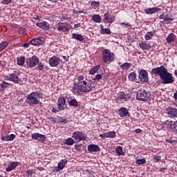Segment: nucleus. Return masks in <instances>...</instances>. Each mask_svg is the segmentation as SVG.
I'll list each match as a JSON object with an SVG mask.
<instances>
[{"label": "nucleus", "mask_w": 177, "mask_h": 177, "mask_svg": "<svg viewBox=\"0 0 177 177\" xmlns=\"http://www.w3.org/2000/svg\"><path fill=\"white\" fill-rule=\"evenodd\" d=\"M150 74L151 75H158V77H160L162 81L161 84H165V85L167 84H172V82L175 81L172 74L168 72V69L162 65L157 68H153L150 71Z\"/></svg>", "instance_id": "1"}, {"label": "nucleus", "mask_w": 177, "mask_h": 177, "mask_svg": "<svg viewBox=\"0 0 177 177\" xmlns=\"http://www.w3.org/2000/svg\"><path fill=\"white\" fill-rule=\"evenodd\" d=\"M84 78L83 75H79L77 78V83L76 86L82 93H89V92L95 89V82L87 79L84 80Z\"/></svg>", "instance_id": "2"}, {"label": "nucleus", "mask_w": 177, "mask_h": 177, "mask_svg": "<svg viewBox=\"0 0 177 177\" xmlns=\"http://www.w3.org/2000/svg\"><path fill=\"white\" fill-rule=\"evenodd\" d=\"M25 104L26 106H38L40 103L39 99H41V93L38 91H33L26 96Z\"/></svg>", "instance_id": "3"}, {"label": "nucleus", "mask_w": 177, "mask_h": 177, "mask_svg": "<svg viewBox=\"0 0 177 177\" xmlns=\"http://www.w3.org/2000/svg\"><path fill=\"white\" fill-rule=\"evenodd\" d=\"M102 60L104 63H112L115 60V55L114 53L111 52L110 49L105 48L101 51Z\"/></svg>", "instance_id": "4"}, {"label": "nucleus", "mask_w": 177, "mask_h": 177, "mask_svg": "<svg viewBox=\"0 0 177 177\" xmlns=\"http://www.w3.org/2000/svg\"><path fill=\"white\" fill-rule=\"evenodd\" d=\"M151 97V93L147 89H141L137 92V100L140 102H147Z\"/></svg>", "instance_id": "5"}, {"label": "nucleus", "mask_w": 177, "mask_h": 177, "mask_svg": "<svg viewBox=\"0 0 177 177\" xmlns=\"http://www.w3.org/2000/svg\"><path fill=\"white\" fill-rule=\"evenodd\" d=\"M20 74L19 71H14L10 75L7 76V78L8 81H11V82H14L15 84H21L23 80L20 77Z\"/></svg>", "instance_id": "6"}, {"label": "nucleus", "mask_w": 177, "mask_h": 177, "mask_svg": "<svg viewBox=\"0 0 177 177\" xmlns=\"http://www.w3.org/2000/svg\"><path fill=\"white\" fill-rule=\"evenodd\" d=\"M26 63L27 68H34L39 63V58L37 55H33L31 57L27 58Z\"/></svg>", "instance_id": "7"}, {"label": "nucleus", "mask_w": 177, "mask_h": 177, "mask_svg": "<svg viewBox=\"0 0 177 177\" xmlns=\"http://www.w3.org/2000/svg\"><path fill=\"white\" fill-rule=\"evenodd\" d=\"M72 138L75 140L76 143H80L81 141L85 142L86 140V137L85 133L82 131H74L72 134Z\"/></svg>", "instance_id": "8"}, {"label": "nucleus", "mask_w": 177, "mask_h": 177, "mask_svg": "<svg viewBox=\"0 0 177 177\" xmlns=\"http://www.w3.org/2000/svg\"><path fill=\"white\" fill-rule=\"evenodd\" d=\"M57 109L63 111L67 109V103L64 97H59L57 100Z\"/></svg>", "instance_id": "9"}, {"label": "nucleus", "mask_w": 177, "mask_h": 177, "mask_svg": "<svg viewBox=\"0 0 177 177\" xmlns=\"http://www.w3.org/2000/svg\"><path fill=\"white\" fill-rule=\"evenodd\" d=\"M138 78L142 84L149 82V73H147V71L145 69L140 70L138 75Z\"/></svg>", "instance_id": "10"}, {"label": "nucleus", "mask_w": 177, "mask_h": 177, "mask_svg": "<svg viewBox=\"0 0 177 177\" xmlns=\"http://www.w3.org/2000/svg\"><path fill=\"white\" fill-rule=\"evenodd\" d=\"M57 29L59 32H68L70 31V24L59 22Z\"/></svg>", "instance_id": "11"}, {"label": "nucleus", "mask_w": 177, "mask_h": 177, "mask_svg": "<svg viewBox=\"0 0 177 177\" xmlns=\"http://www.w3.org/2000/svg\"><path fill=\"white\" fill-rule=\"evenodd\" d=\"M66 164H67V160L62 159L59 162L57 167H52L53 172H59L66 167Z\"/></svg>", "instance_id": "12"}, {"label": "nucleus", "mask_w": 177, "mask_h": 177, "mask_svg": "<svg viewBox=\"0 0 177 177\" xmlns=\"http://www.w3.org/2000/svg\"><path fill=\"white\" fill-rule=\"evenodd\" d=\"M166 114L170 117V118H177V109L172 106H168L165 110Z\"/></svg>", "instance_id": "13"}, {"label": "nucleus", "mask_w": 177, "mask_h": 177, "mask_svg": "<svg viewBox=\"0 0 177 177\" xmlns=\"http://www.w3.org/2000/svg\"><path fill=\"white\" fill-rule=\"evenodd\" d=\"M32 139L33 140H37V142H45L46 140V136L44 134H40L39 133H34L32 134Z\"/></svg>", "instance_id": "14"}, {"label": "nucleus", "mask_w": 177, "mask_h": 177, "mask_svg": "<svg viewBox=\"0 0 177 177\" xmlns=\"http://www.w3.org/2000/svg\"><path fill=\"white\" fill-rule=\"evenodd\" d=\"M48 64L50 67H57L60 64V59L58 57L53 55L48 60Z\"/></svg>", "instance_id": "15"}, {"label": "nucleus", "mask_w": 177, "mask_h": 177, "mask_svg": "<svg viewBox=\"0 0 177 177\" xmlns=\"http://www.w3.org/2000/svg\"><path fill=\"white\" fill-rule=\"evenodd\" d=\"M29 44L37 46L38 45H44L45 44V38L44 37H35L29 41Z\"/></svg>", "instance_id": "16"}, {"label": "nucleus", "mask_w": 177, "mask_h": 177, "mask_svg": "<svg viewBox=\"0 0 177 177\" xmlns=\"http://www.w3.org/2000/svg\"><path fill=\"white\" fill-rule=\"evenodd\" d=\"M103 21L105 24L113 23L115 20V17L114 15H110L109 12H106L104 15Z\"/></svg>", "instance_id": "17"}, {"label": "nucleus", "mask_w": 177, "mask_h": 177, "mask_svg": "<svg viewBox=\"0 0 177 177\" xmlns=\"http://www.w3.org/2000/svg\"><path fill=\"white\" fill-rule=\"evenodd\" d=\"M116 137L117 133H115V131H109L107 133H104L100 135V138H102V140L107 138L114 139V138Z\"/></svg>", "instance_id": "18"}, {"label": "nucleus", "mask_w": 177, "mask_h": 177, "mask_svg": "<svg viewBox=\"0 0 177 177\" xmlns=\"http://www.w3.org/2000/svg\"><path fill=\"white\" fill-rule=\"evenodd\" d=\"M87 150L89 153H96L100 151V147L94 144H90L87 146Z\"/></svg>", "instance_id": "19"}, {"label": "nucleus", "mask_w": 177, "mask_h": 177, "mask_svg": "<svg viewBox=\"0 0 177 177\" xmlns=\"http://www.w3.org/2000/svg\"><path fill=\"white\" fill-rule=\"evenodd\" d=\"M144 12L147 15H154V13H158V12H161V8L158 7L149 8L144 10Z\"/></svg>", "instance_id": "20"}, {"label": "nucleus", "mask_w": 177, "mask_h": 177, "mask_svg": "<svg viewBox=\"0 0 177 177\" xmlns=\"http://www.w3.org/2000/svg\"><path fill=\"white\" fill-rule=\"evenodd\" d=\"M120 117L124 118V117H129V111L126 107H121L118 109Z\"/></svg>", "instance_id": "21"}, {"label": "nucleus", "mask_w": 177, "mask_h": 177, "mask_svg": "<svg viewBox=\"0 0 177 177\" xmlns=\"http://www.w3.org/2000/svg\"><path fill=\"white\" fill-rule=\"evenodd\" d=\"M117 99L122 102H127V100L129 99V95L125 94V93L121 91L119 93H118Z\"/></svg>", "instance_id": "22"}, {"label": "nucleus", "mask_w": 177, "mask_h": 177, "mask_svg": "<svg viewBox=\"0 0 177 177\" xmlns=\"http://www.w3.org/2000/svg\"><path fill=\"white\" fill-rule=\"evenodd\" d=\"M36 26L39 27V28H41V30H49L50 28V26L48 22L46 21H43V22H39L36 24Z\"/></svg>", "instance_id": "23"}, {"label": "nucleus", "mask_w": 177, "mask_h": 177, "mask_svg": "<svg viewBox=\"0 0 177 177\" xmlns=\"http://www.w3.org/2000/svg\"><path fill=\"white\" fill-rule=\"evenodd\" d=\"M16 139V135L11 134L9 136H2L1 138V140H3V142H12Z\"/></svg>", "instance_id": "24"}, {"label": "nucleus", "mask_w": 177, "mask_h": 177, "mask_svg": "<svg viewBox=\"0 0 177 177\" xmlns=\"http://www.w3.org/2000/svg\"><path fill=\"white\" fill-rule=\"evenodd\" d=\"M68 103L70 106V107H75V109H77V107H80V102L77 101V99L73 98L71 100L68 101Z\"/></svg>", "instance_id": "25"}, {"label": "nucleus", "mask_w": 177, "mask_h": 177, "mask_svg": "<svg viewBox=\"0 0 177 177\" xmlns=\"http://www.w3.org/2000/svg\"><path fill=\"white\" fill-rule=\"evenodd\" d=\"M17 167H19V162H12L8 165V168H6V172H10Z\"/></svg>", "instance_id": "26"}, {"label": "nucleus", "mask_w": 177, "mask_h": 177, "mask_svg": "<svg viewBox=\"0 0 177 177\" xmlns=\"http://www.w3.org/2000/svg\"><path fill=\"white\" fill-rule=\"evenodd\" d=\"M139 46L142 50H149V49H151L150 44H146L143 41L140 42Z\"/></svg>", "instance_id": "27"}, {"label": "nucleus", "mask_w": 177, "mask_h": 177, "mask_svg": "<svg viewBox=\"0 0 177 177\" xmlns=\"http://www.w3.org/2000/svg\"><path fill=\"white\" fill-rule=\"evenodd\" d=\"M72 39H76V41L82 42V41H84V36H82L81 34L73 33L72 35Z\"/></svg>", "instance_id": "28"}, {"label": "nucleus", "mask_w": 177, "mask_h": 177, "mask_svg": "<svg viewBox=\"0 0 177 177\" xmlns=\"http://www.w3.org/2000/svg\"><path fill=\"white\" fill-rule=\"evenodd\" d=\"M100 65H97L94 67H93L90 71L88 74H90V75H95V74H96V73H97V71H99V70H100Z\"/></svg>", "instance_id": "29"}, {"label": "nucleus", "mask_w": 177, "mask_h": 177, "mask_svg": "<svg viewBox=\"0 0 177 177\" xmlns=\"http://www.w3.org/2000/svg\"><path fill=\"white\" fill-rule=\"evenodd\" d=\"M91 20L95 23H102V17L99 15H94L92 16Z\"/></svg>", "instance_id": "30"}, {"label": "nucleus", "mask_w": 177, "mask_h": 177, "mask_svg": "<svg viewBox=\"0 0 177 177\" xmlns=\"http://www.w3.org/2000/svg\"><path fill=\"white\" fill-rule=\"evenodd\" d=\"M131 66H132V64L129 62H125L120 66V68H121L122 70H129Z\"/></svg>", "instance_id": "31"}, {"label": "nucleus", "mask_w": 177, "mask_h": 177, "mask_svg": "<svg viewBox=\"0 0 177 177\" xmlns=\"http://www.w3.org/2000/svg\"><path fill=\"white\" fill-rule=\"evenodd\" d=\"M166 41L167 44H171V42H174L175 41V35L174 33H171L166 38Z\"/></svg>", "instance_id": "32"}, {"label": "nucleus", "mask_w": 177, "mask_h": 177, "mask_svg": "<svg viewBox=\"0 0 177 177\" xmlns=\"http://www.w3.org/2000/svg\"><path fill=\"white\" fill-rule=\"evenodd\" d=\"M25 62L26 57L24 56H21L19 58H18L17 64H18V66H24Z\"/></svg>", "instance_id": "33"}, {"label": "nucleus", "mask_w": 177, "mask_h": 177, "mask_svg": "<svg viewBox=\"0 0 177 177\" xmlns=\"http://www.w3.org/2000/svg\"><path fill=\"white\" fill-rule=\"evenodd\" d=\"M8 45L9 43H8V41H1L0 43V52H2V50H5V49L8 48Z\"/></svg>", "instance_id": "34"}, {"label": "nucleus", "mask_w": 177, "mask_h": 177, "mask_svg": "<svg viewBox=\"0 0 177 177\" xmlns=\"http://www.w3.org/2000/svg\"><path fill=\"white\" fill-rule=\"evenodd\" d=\"M115 153L118 156H125V153L122 151V147L119 146L115 149Z\"/></svg>", "instance_id": "35"}, {"label": "nucleus", "mask_w": 177, "mask_h": 177, "mask_svg": "<svg viewBox=\"0 0 177 177\" xmlns=\"http://www.w3.org/2000/svg\"><path fill=\"white\" fill-rule=\"evenodd\" d=\"M153 37H154V31L147 32L145 36V38L146 41H149V39H151Z\"/></svg>", "instance_id": "36"}, {"label": "nucleus", "mask_w": 177, "mask_h": 177, "mask_svg": "<svg viewBox=\"0 0 177 177\" xmlns=\"http://www.w3.org/2000/svg\"><path fill=\"white\" fill-rule=\"evenodd\" d=\"M0 86L1 91H5L6 88H9V86H10V84L3 81L1 82V84H0Z\"/></svg>", "instance_id": "37"}, {"label": "nucleus", "mask_w": 177, "mask_h": 177, "mask_svg": "<svg viewBox=\"0 0 177 177\" xmlns=\"http://www.w3.org/2000/svg\"><path fill=\"white\" fill-rule=\"evenodd\" d=\"M75 143V141L72 138H68L66 142H64V145H66V146H73Z\"/></svg>", "instance_id": "38"}, {"label": "nucleus", "mask_w": 177, "mask_h": 177, "mask_svg": "<svg viewBox=\"0 0 177 177\" xmlns=\"http://www.w3.org/2000/svg\"><path fill=\"white\" fill-rule=\"evenodd\" d=\"M128 78L129 81L133 82L136 80V73L131 72L129 74Z\"/></svg>", "instance_id": "39"}, {"label": "nucleus", "mask_w": 177, "mask_h": 177, "mask_svg": "<svg viewBox=\"0 0 177 177\" xmlns=\"http://www.w3.org/2000/svg\"><path fill=\"white\" fill-rule=\"evenodd\" d=\"M136 164H138V165H143V164H146V159H137Z\"/></svg>", "instance_id": "40"}, {"label": "nucleus", "mask_w": 177, "mask_h": 177, "mask_svg": "<svg viewBox=\"0 0 177 177\" xmlns=\"http://www.w3.org/2000/svg\"><path fill=\"white\" fill-rule=\"evenodd\" d=\"M176 142H177V140L175 138L171 137L169 139H166V143H170L171 145L174 143H176Z\"/></svg>", "instance_id": "41"}, {"label": "nucleus", "mask_w": 177, "mask_h": 177, "mask_svg": "<svg viewBox=\"0 0 177 177\" xmlns=\"http://www.w3.org/2000/svg\"><path fill=\"white\" fill-rule=\"evenodd\" d=\"M173 20L174 17H172V15H171V17H169L167 14L166 18H165L164 21H166L167 24H169V23H171V21H172Z\"/></svg>", "instance_id": "42"}, {"label": "nucleus", "mask_w": 177, "mask_h": 177, "mask_svg": "<svg viewBox=\"0 0 177 177\" xmlns=\"http://www.w3.org/2000/svg\"><path fill=\"white\" fill-rule=\"evenodd\" d=\"M91 6H92L94 9H96L100 6V3H99V1H92L91 3Z\"/></svg>", "instance_id": "43"}, {"label": "nucleus", "mask_w": 177, "mask_h": 177, "mask_svg": "<svg viewBox=\"0 0 177 177\" xmlns=\"http://www.w3.org/2000/svg\"><path fill=\"white\" fill-rule=\"evenodd\" d=\"M153 159L154 160L155 162H158V161H161V156L157 153L156 155L153 156Z\"/></svg>", "instance_id": "44"}, {"label": "nucleus", "mask_w": 177, "mask_h": 177, "mask_svg": "<svg viewBox=\"0 0 177 177\" xmlns=\"http://www.w3.org/2000/svg\"><path fill=\"white\" fill-rule=\"evenodd\" d=\"M101 34H102L103 35H109L111 34V30H110V28H104V30H103Z\"/></svg>", "instance_id": "45"}, {"label": "nucleus", "mask_w": 177, "mask_h": 177, "mask_svg": "<svg viewBox=\"0 0 177 177\" xmlns=\"http://www.w3.org/2000/svg\"><path fill=\"white\" fill-rule=\"evenodd\" d=\"M26 28L24 27H20L19 29H18V32L19 34V35H23V34H24V32H26Z\"/></svg>", "instance_id": "46"}, {"label": "nucleus", "mask_w": 177, "mask_h": 177, "mask_svg": "<svg viewBox=\"0 0 177 177\" xmlns=\"http://www.w3.org/2000/svg\"><path fill=\"white\" fill-rule=\"evenodd\" d=\"M72 92L74 95H80V89H78V87H73L72 89Z\"/></svg>", "instance_id": "47"}, {"label": "nucleus", "mask_w": 177, "mask_h": 177, "mask_svg": "<svg viewBox=\"0 0 177 177\" xmlns=\"http://www.w3.org/2000/svg\"><path fill=\"white\" fill-rule=\"evenodd\" d=\"M26 174H27L28 176H32V175H34V174H35V170H34V169H28L26 171Z\"/></svg>", "instance_id": "48"}, {"label": "nucleus", "mask_w": 177, "mask_h": 177, "mask_svg": "<svg viewBox=\"0 0 177 177\" xmlns=\"http://www.w3.org/2000/svg\"><path fill=\"white\" fill-rule=\"evenodd\" d=\"M103 76H102L101 74H97L96 75L94 78H93V80L94 81H100V80H102Z\"/></svg>", "instance_id": "49"}, {"label": "nucleus", "mask_w": 177, "mask_h": 177, "mask_svg": "<svg viewBox=\"0 0 177 177\" xmlns=\"http://www.w3.org/2000/svg\"><path fill=\"white\" fill-rule=\"evenodd\" d=\"M37 68L39 71H42V70H44V64L42 62H39L37 64Z\"/></svg>", "instance_id": "50"}, {"label": "nucleus", "mask_w": 177, "mask_h": 177, "mask_svg": "<svg viewBox=\"0 0 177 177\" xmlns=\"http://www.w3.org/2000/svg\"><path fill=\"white\" fill-rule=\"evenodd\" d=\"M67 122H68V120H67V119H64L63 118H60V120H59V124H67Z\"/></svg>", "instance_id": "51"}, {"label": "nucleus", "mask_w": 177, "mask_h": 177, "mask_svg": "<svg viewBox=\"0 0 177 177\" xmlns=\"http://www.w3.org/2000/svg\"><path fill=\"white\" fill-rule=\"evenodd\" d=\"M82 147V145H75V149L77 151H81V148Z\"/></svg>", "instance_id": "52"}, {"label": "nucleus", "mask_w": 177, "mask_h": 177, "mask_svg": "<svg viewBox=\"0 0 177 177\" xmlns=\"http://www.w3.org/2000/svg\"><path fill=\"white\" fill-rule=\"evenodd\" d=\"M12 2V0H2L1 3L3 5H8V3H10Z\"/></svg>", "instance_id": "53"}, {"label": "nucleus", "mask_w": 177, "mask_h": 177, "mask_svg": "<svg viewBox=\"0 0 177 177\" xmlns=\"http://www.w3.org/2000/svg\"><path fill=\"white\" fill-rule=\"evenodd\" d=\"M52 113H54L55 114H57V113H59V109H57L56 108H53L52 110H51Z\"/></svg>", "instance_id": "54"}, {"label": "nucleus", "mask_w": 177, "mask_h": 177, "mask_svg": "<svg viewBox=\"0 0 177 177\" xmlns=\"http://www.w3.org/2000/svg\"><path fill=\"white\" fill-rule=\"evenodd\" d=\"M167 17V15H164V14H161L160 16H159V19H162V20H165Z\"/></svg>", "instance_id": "55"}, {"label": "nucleus", "mask_w": 177, "mask_h": 177, "mask_svg": "<svg viewBox=\"0 0 177 177\" xmlns=\"http://www.w3.org/2000/svg\"><path fill=\"white\" fill-rule=\"evenodd\" d=\"M62 19H63V20H68V21H70L71 18L67 17V15H64V16H62Z\"/></svg>", "instance_id": "56"}, {"label": "nucleus", "mask_w": 177, "mask_h": 177, "mask_svg": "<svg viewBox=\"0 0 177 177\" xmlns=\"http://www.w3.org/2000/svg\"><path fill=\"white\" fill-rule=\"evenodd\" d=\"M33 20H39V21L41 20V16L37 15L36 17H34Z\"/></svg>", "instance_id": "57"}, {"label": "nucleus", "mask_w": 177, "mask_h": 177, "mask_svg": "<svg viewBox=\"0 0 177 177\" xmlns=\"http://www.w3.org/2000/svg\"><path fill=\"white\" fill-rule=\"evenodd\" d=\"M136 133H141L142 132V129H136L135 130Z\"/></svg>", "instance_id": "58"}, {"label": "nucleus", "mask_w": 177, "mask_h": 177, "mask_svg": "<svg viewBox=\"0 0 177 177\" xmlns=\"http://www.w3.org/2000/svg\"><path fill=\"white\" fill-rule=\"evenodd\" d=\"M165 171H167V168L162 167L161 169H160L159 172H165Z\"/></svg>", "instance_id": "59"}, {"label": "nucleus", "mask_w": 177, "mask_h": 177, "mask_svg": "<svg viewBox=\"0 0 177 177\" xmlns=\"http://www.w3.org/2000/svg\"><path fill=\"white\" fill-rule=\"evenodd\" d=\"M30 47V43H25L24 44V48H29Z\"/></svg>", "instance_id": "60"}, {"label": "nucleus", "mask_w": 177, "mask_h": 177, "mask_svg": "<svg viewBox=\"0 0 177 177\" xmlns=\"http://www.w3.org/2000/svg\"><path fill=\"white\" fill-rule=\"evenodd\" d=\"M74 27H75V28H78L81 27V26H80V24H75L74 25Z\"/></svg>", "instance_id": "61"}, {"label": "nucleus", "mask_w": 177, "mask_h": 177, "mask_svg": "<svg viewBox=\"0 0 177 177\" xmlns=\"http://www.w3.org/2000/svg\"><path fill=\"white\" fill-rule=\"evenodd\" d=\"M104 30V27L103 26L102 24H100V32H102Z\"/></svg>", "instance_id": "62"}, {"label": "nucleus", "mask_w": 177, "mask_h": 177, "mask_svg": "<svg viewBox=\"0 0 177 177\" xmlns=\"http://www.w3.org/2000/svg\"><path fill=\"white\" fill-rule=\"evenodd\" d=\"M37 169H39V171H45L44 167H37Z\"/></svg>", "instance_id": "63"}, {"label": "nucleus", "mask_w": 177, "mask_h": 177, "mask_svg": "<svg viewBox=\"0 0 177 177\" xmlns=\"http://www.w3.org/2000/svg\"><path fill=\"white\" fill-rule=\"evenodd\" d=\"M174 97L175 100H177V91L174 93Z\"/></svg>", "instance_id": "64"}]
</instances>
